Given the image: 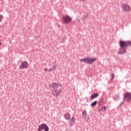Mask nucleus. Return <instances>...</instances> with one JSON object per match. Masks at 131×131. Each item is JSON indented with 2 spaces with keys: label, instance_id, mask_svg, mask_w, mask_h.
I'll return each instance as SVG.
<instances>
[{
  "label": "nucleus",
  "instance_id": "obj_16",
  "mask_svg": "<svg viewBox=\"0 0 131 131\" xmlns=\"http://www.w3.org/2000/svg\"><path fill=\"white\" fill-rule=\"evenodd\" d=\"M54 70L52 69V68H50L49 70V72H51V71H53Z\"/></svg>",
  "mask_w": 131,
  "mask_h": 131
},
{
  "label": "nucleus",
  "instance_id": "obj_9",
  "mask_svg": "<svg viewBox=\"0 0 131 131\" xmlns=\"http://www.w3.org/2000/svg\"><path fill=\"white\" fill-rule=\"evenodd\" d=\"M82 116L83 118H85V119L89 120L90 119V117H89V115H88V113H86V111H84L82 112Z\"/></svg>",
  "mask_w": 131,
  "mask_h": 131
},
{
  "label": "nucleus",
  "instance_id": "obj_2",
  "mask_svg": "<svg viewBox=\"0 0 131 131\" xmlns=\"http://www.w3.org/2000/svg\"><path fill=\"white\" fill-rule=\"evenodd\" d=\"M53 91H52L51 94L54 97H59L62 93V89H61V84L58 83H53L51 84Z\"/></svg>",
  "mask_w": 131,
  "mask_h": 131
},
{
  "label": "nucleus",
  "instance_id": "obj_5",
  "mask_svg": "<svg viewBox=\"0 0 131 131\" xmlns=\"http://www.w3.org/2000/svg\"><path fill=\"white\" fill-rule=\"evenodd\" d=\"M121 9L123 12H129L130 11V6L129 5H127L126 4H123L121 5Z\"/></svg>",
  "mask_w": 131,
  "mask_h": 131
},
{
  "label": "nucleus",
  "instance_id": "obj_18",
  "mask_svg": "<svg viewBox=\"0 0 131 131\" xmlns=\"http://www.w3.org/2000/svg\"><path fill=\"white\" fill-rule=\"evenodd\" d=\"M112 79H114V74H112Z\"/></svg>",
  "mask_w": 131,
  "mask_h": 131
},
{
  "label": "nucleus",
  "instance_id": "obj_3",
  "mask_svg": "<svg viewBox=\"0 0 131 131\" xmlns=\"http://www.w3.org/2000/svg\"><path fill=\"white\" fill-rule=\"evenodd\" d=\"M80 61L81 62H83L84 63H86V64H93L94 62L97 61V58H85L80 59Z\"/></svg>",
  "mask_w": 131,
  "mask_h": 131
},
{
  "label": "nucleus",
  "instance_id": "obj_4",
  "mask_svg": "<svg viewBox=\"0 0 131 131\" xmlns=\"http://www.w3.org/2000/svg\"><path fill=\"white\" fill-rule=\"evenodd\" d=\"M62 22H63L64 24H69V23L72 22V18L69 15H66L62 18Z\"/></svg>",
  "mask_w": 131,
  "mask_h": 131
},
{
  "label": "nucleus",
  "instance_id": "obj_1",
  "mask_svg": "<svg viewBox=\"0 0 131 131\" xmlns=\"http://www.w3.org/2000/svg\"><path fill=\"white\" fill-rule=\"evenodd\" d=\"M120 48H119L118 54L119 55H123L126 53L127 47H131V41H122L119 42Z\"/></svg>",
  "mask_w": 131,
  "mask_h": 131
},
{
  "label": "nucleus",
  "instance_id": "obj_15",
  "mask_svg": "<svg viewBox=\"0 0 131 131\" xmlns=\"http://www.w3.org/2000/svg\"><path fill=\"white\" fill-rule=\"evenodd\" d=\"M56 68H57V66H56L55 65H54V66H53L52 69H53V70H55Z\"/></svg>",
  "mask_w": 131,
  "mask_h": 131
},
{
  "label": "nucleus",
  "instance_id": "obj_6",
  "mask_svg": "<svg viewBox=\"0 0 131 131\" xmlns=\"http://www.w3.org/2000/svg\"><path fill=\"white\" fill-rule=\"evenodd\" d=\"M27 68H28V62L27 61H21V63L19 66V69H26Z\"/></svg>",
  "mask_w": 131,
  "mask_h": 131
},
{
  "label": "nucleus",
  "instance_id": "obj_12",
  "mask_svg": "<svg viewBox=\"0 0 131 131\" xmlns=\"http://www.w3.org/2000/svg\"><path fill=\"white\" fill-rule=\"evenodd\" d=\"M107 109L106 106H103L101 108H100L98 111L99 112H103V111H105V110Z\"/></svg>",
  "mask_w": 131,
  "mask_h": 131
},
{
  "label": "nucleus",
  "instance_id": "obj_7",
  "mask_svg": "<svg viewBox=\"0 0 131 131\" xmlns=\"http://www.w3.org/2000/svg\"><path fill=\"white\" fill-rule=\"evenodd\" d=\"M124 99H126V102L129 103L131 101V93L126 92V94L124 95Z\"/></svg>",
  "mask_w": 131,
  "mask_h": 131
},
{
  "label": "nucleus",
  "instance_id": "obj_13",
  "mask_svg": "<svg viewBox=\"0 0 131 131\" xmlns=\"http://www.w3.org/2000/svg\"><path fill=\"white\" fill-rule=\"evenodd\" d=\"M97 105V101H94L91 103V106L94 107V106H96Z\"/></svg>",
  "mask_w": 131,
  "mask_h": 131
},
{
  "label": "nucleus",
  "instance_id": "obj_8",
  "mask_svg": "<svg viewBox=\"0 0 131 131\" xmlns=\"http://www.w3.org/2000/svg\"><path fill=\"white\" fill-rule=\"evenodd\" d=\"M74 123H75V118L74 117H72V118L70 119L69 124L70 126H73V125H74Z\"/></svg>",
  "mask_w": 131,
  "mask_h": 131
},
{
  "label": "nucleus",
  "instance_id": "obj_20",
  "mask_svg": "<svg viewBox=\"0 0 131 131\" xmlns=\"http://www.w3.org/2000/svg\"><path fill=\"white\" fill-rule=\"evenodd\" d=\"M1 45H2V42H0V46H1Z\"/></svg>",
  "mask_w": 131,
  "mask_h": 131
},
{
  "label": "nucleus",
  "instance_id": "obj_11",
  "mask_svg": "<svg viewBox=\"0 0 131 131\" xmlns=\"http://www.w3.org/2000/svg\"><path fill=\"white\" fill-rule=\"evenodd\" d=\"M99 96V94L98 93H94L91 96V99L92 100H94L95 98H97V97Z\"/></svg>",
  "mask_w": 131,
  "mask_h": 131
},
{
  "label": "nucleus",
  "instance_id": "obj_17",
  "mask_svg": "<svg viewBox=\"0 0 131 131\" xmlns=\"http://www.w3.org/2000/svg\"><path fill=\"white\" fill-rule=\"evenodd\" d=\"M44 71H46V72L49 71V69H48V68H45L44 69Z\"/></svg>",
  "mask_w": 131,
  "mask_h": 131
},
{
  "label": "nucleus",
  "instance_id": "obj_19",
  "mask_svg": "<svg viewBox=\"0 0 131 131\" xmlns=\"http://www.w3.org/2000/svg\"><path fill=\"white\" fill-rule=\"evenodd\" d=\"M88 17H89V15L86 14V16H85V18H88Z\"/></svg>",
  "mask_w": 131,
  "mask_h": 131
},
{
  "label": "nucleus",
  "instance_id": "obj_10",
  "mask_svg": "<svg viewBox=\"0 0 131 131\" xmlns=\"http://www.w3.org/2000/svg\"><path fill=\"white\" fill-rule=\"evenodd\" d=\"M64 117L66 120H70L71 118V115L69 113H66L64 114Z\"/></svg>",
  "mask_w": 131,
  "mask_h": 131
},
{
  "label": "nucleus",
  "instance_id": "obj_14",
  "mask_svg": "<svg viewBox=\"0 0 131 131\" xmlns=\"http://www.w3.org/2000/svg\"><path fill=\"white\" fill-rule=\"evenodd\" d=\"M3 19H4V16L2 15H0V22L3 21Z\"/></svg>",
  "mask_w": 131,
  "mask_h": 131
}]
</instances>
